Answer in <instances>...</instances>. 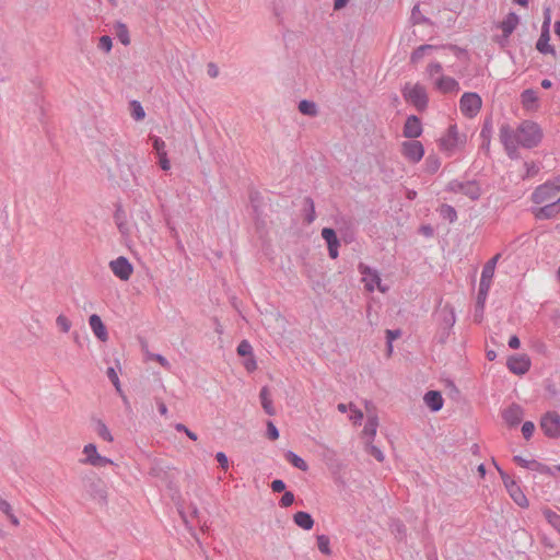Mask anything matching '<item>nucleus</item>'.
I'll return each mask as SVG.
<instances>
[{
  "mask_svg": "<svg viewBox=\"0 0 560 560\" xmlns=\"http://www.w3.org/2000/svg\"><path fill=\"white\" fill-rule=\"evenodd\" d=\"M529 469L536 470V471H538L539 474H542V475L553 476V471H552V469L549 466H547V465H545L542 463H539V462H537L535 459L530 460Z\"/></svg>",
  "mask_w": 560,
  "mask_h": 560,
  "instance_id": "nucleus-42",
  "label": "nucleus"
},
{
  "mask_svg": "<svg viewBox=\"0 0 560 560\" xmlns=\"http://www.w3.org/2000/svg\"><path fill=\"white\" fill-rule=\"evenodd\" d=\"M365 407L368 412V420L364 425L363 433L370 438H374L378 425L377 416L375 413H371L369 404H366Z\"/></svg>",
  "mask_w": 560,
  "mask_h": 560,
  "instance_id": "nucleus-28",
  "label": "nucleus"
},
{
  "mask_svg": "<svg viewBox=\"0 0 560 560\" xmlns=\"http://www.w3.org/2000/svg\"><path fill=\"white\" fill-rule=\"evenodd\" d=\"M521 102L523 107L528 110L536 108L538 102L537 92L532 89L524 90L521 93Z\"/></svg>",
  "mask_w": 560,
  "mask_h": 560,
  "instance_id": "nucleus-26",
  "label": "nucleus"
},
{
  "mask_svg": "<svg viewBox=\"0 0 560 560\" xmlns=\"http://www.w3.org/2000/svg\"><path fill=\"white\" fill-rule=\"evenodd\" d=\"M420 15V11H419V5H415L413 9H412V19L415 20L416 23H427L429 22V20L424 16H419Z\"/></svg>",
  "mask_w": 560,
  "mask_h": 560,
  "instance_id": "nucleus-64",
  "label": "nucleus"
},
{
  "mask_svg": "<svg viewBox=\"0 0 560 560\" xmlns=\"http://www.w3.org/2000/svg\"><path fill=\"white\" fill-rule=\"evenodd\" d=\"M481 97L474 92L464 93L459 100V108L462 113L468 118L477 116L481 108Z\"/></svg>",
  "mask_w": 560,
  "mask_h": 560,
  "instance_id": "nucleus-7",
  "label": "nucleus"
},
{
  "mask_svg": "<svg viewBox=\"0 0 560 560\" xmlns=\"http://www.w3.org/2000/svg\"><path fill=\"white\" fill-rule=\"evenodd\" d=\"M462 142L456 125H451L446 136L441 139V147L445 150H452Z\"/></svg>",
  "mask_w": 560,
  "mask_h": 560,
  "instance_id": "nucleus-19",
  "label": "nucleus"
},
{
  "mask_svg": "<svg viewBox=\"0 0 560 560\" xmlns=\"http://www.w3.org/2000/svg\"><path fill=\"white\" fill-rule=\"evenodd\" d=\"M447 190L452 192H460L471 200H477L481 196V189L476 180L459 182L457 179L451 180L447 184Z\"/></svg>",
  "mask_w": 560,
  "mask_h": 560,
  "instance_id": "nucleus-6",
  "label": "nucleus"
},
{
  "mask_svg": "<svg viewBox=\"0 0 560 560\" xmlns=\"http://www.w3.org/2000/svg\"><path fill=\"white\" fill-rule=\"evenodd\" d=\"M550 22H551V11H550V8H546L544 10V22L541 25V30L549 31Z\"/></svg>",
  "mask_w": 560,
  "mask_h": 560,
  "instance_id": "nucleus-61",
  "label": "nucleus"
},
{
  "mask_svg": "<svg viewBox=\"0 0 560 560\" xmlns=\"http://www.w3.org/2000/svg\"><path fill=\"white\" fill-rule=\"evenodd\" d=\"M514 139L523 148L533 149L541 142L542 130L537 122L524 120L514 129Z\"/></svg>",
  "mask_w": 560,
  "mask_h": 560,
  "instance_id": "nucleus-1",
  "label": "nucleus"
},
{
  "mask_svg": "<svg viewBox=\"0 0 560 560\" xmlns=\"http://www.w3.org/2000/svg\"><path fill=\"white\" fill-rule=\"evenodd\" d=\"M89 325L95 335V337L105 342L108 339V332L106 326L103 324L102 318L97 314H92L89 317Z\"/></svg>",
  "mask_w": 560,
  "mask_h": 560,
  "instance_id": "nucleus-17",
  "label": "nucleus"
},
{
  "mask_svg": "<svg viewBox=\"0 0 560 560\" xmlns=\"http://www.w3.org/2000/svg\"><path fill=\"white\" fill-rule=\"evenodd\" d=\"M298 108L301 114L308 117H315L318 114L317 105L313 101L302 100Z\"/></svg>",
  "mask_w": 560,
  "mask_h": 560,
  "instance_id": "nucleus-32",
  "label": "nucleus"
},
{
  "mask_svg": "<svg viewBox=\"0 0 560 560\" xmlns=\"http://www.w3.org/2000/svg\"><path fill=\"white\" fill-rule=\"evenodd\" d=\"M506 366L512 373L523 375L530 368V359L526 354H514L508 359Z\"/></svg>",
  "mask_w": 560,
  "mask_h": 560,
  "instance_id": "nucleus-11",
  "label": "nucleus"
},
{
  "mask_svg": "<svg viewBox=\"0 0 560 560\" xmlns=\"http://www.w3.org/2000/svg\"><path fill=\"white\" fill-rule=\"evenodd\" d=\"M320 234L327 244L329 257L331 259H336L339 255L338 248L340 246V241L337 236L336 231L331 228H324Z\"/></svg>",
  "mask_w": 560,
  "mask_h": 560,
  "instance_id": "nucleus-12",
  "label": "nucleus"
},
{
  "mask_svg": "<svg viewBox=\"0 0 560 560\" xmlns=\"http://www.w3.org/2000/svg\"><path fill=\"white\" fill-rule=\"evenodd\" d=\"M558 191L555 190L551 184L547 182L540 186H538L533 192L532 200L535 203H544L551 202V200L557 196Z\"/></svg>",
  "mask_w": 560,
  "mask_h": 560,
  "instance_id": "nucleus-13",
  "label": "nucleus"
},
{
  "mask_svg": "<svg viewBox=\"0 0 560 560\" xmlns=\"http://www.w3.org/2000/svg\"><path fill=\"white\" fill-rule=\"evenodd\" d=\"M106 375L109 378V381L113 383V385L116 387V389L118 392H120V383H119V378H118V375H117L115 369L112 366L108 368L106 371Z\"/></svg>",
  "mask_w": 560,
  "mask_h": 560,
  "instance_id": "nucleus-51",
  "label": "nucleus"
},
{
  "mask_svg": "<svg viewBox=\"0 0 560 560\" xmlns=\"http://www.w3.org/2000/svg\"><path fill=\"white\" fill-rule=\"evenodd\" d=\"M560 213V197L556 199V201L548 202L544 207L539 208L535 212V217L538 220H547L555 218Z\"/></svg>",
  "mask_w": 560,
  "mask_h": 560,
  "instance_id": "nucleus-18",
  "label": "nucleus"
},
{
  "mask_svg": "<svg viewBox=\"0 0 560 560\" xmlns=\"http://www.w3.org/2000/svg\"><path fill=\"white\" fill-rule=\"evenodd\" d=\"M400 336H401V331L399 329H395V330L387 329L386 330V339H387L389 350H392L393 340L399 338Z\"/></svg>",
  "mask_w": 560,
  "mask_h": 560,
  "instance_id": "nucleus-55",
  "label": "nucleus"
},
{
  "mask_svg": "<svg viewBox=\"0 0 560 560\" xmlns=\"http://www.w3.org/2000/svg\"><path fill=\"white\" fill-rule=\"evenodd\" d=\"M401 93L406 102L412 104L417 110L423 112L428 107L429 98L423 85L406 83Z\"/></svg>",
  "mask_w": 560,
  "mask_h": 560,
  "instance_id": "nucleus-3",
  "label": "nucleus"
},
{
  "mask_svg": "<svg viewBox=\"0 0 560 560\" xmlns=\"http://www.w3.org/2000/svg\"><path fill=\"white\" fill-rule=\"evenodd\" d=\"M489 289L490 288H488V287H480L479 285V290H478V294H477V301H476V304H475V314H474V319H475L476 323H480L481 319H482L483 310H485V303H486V300H487V295H488Z\"/></svg>",
  "mask_w": 560,
  "mask_h": 560,
  "instance_id": "nucleus-21",
  "label": "nucleus"
},
{
  "mask_svg": "<svg viewBox=\"0 0 560 560\" xmlns=\"http://www.w3.org/2000/svg\"><path fill=\"white\" fill-rule=\"evenodd\" d=\"M92 421L93 429L96 432V434L104 441L112 442L113 435L108 430L107 425L101 419H92Z\"/></svg>",
  "mask_w": 560,
  "mask_h": 560,
  "instance_id": "nucleus-30",
  "label": "nucleus"
},
{
  "mask_svg": "<svg viewBox=\"0 0 560 560\" xmlns=\"http://www.w3.org/2000/svg\"><path fill=\"white\" fill-rule=\"evenodd\" d=\"M359 270H360V272L362 275L375 278V283L377 284L378 290L381 292H385L386 289L384 287H382V284H381L382 280H381V277H380V275H378V272L376 270H374V269H372L369 266H365L363 264H360Z\"/></svg>",
  "mask_w": 560,
  "mask_h": 560,
  "instance_id": "nucleus-35",
  "label": "nucleus"
},
{
  "mask_svg": "<svg viewBox=\"0 0 560 560\" xmlns=\"http://www.w3.org/2000/svg\"><path fill=\"white\" fill-rule=\"evenodd\" d=\"M520 23V18L516 13L510 12L506 18L499 24L503 32L504 40H508L510 35L514 32Z\"/></svg>",
  "mask_w": 560,
  "mask_h": 560,
  "instance_id": "nucleus-20",
  "label": "nucleus"
},
{
  "mask_svg": "<svg viewBox=\"0 0 560 560\" xmlns=\"http://www.w3.org/2000/svg\"><path fill=\"white\" fill-rule=\"evenodd\" d=\"M540 428L550 439L560 438V416L556 411L546 412L540 419Z\"/></svg>",
  "mask_w": 560,
  "mask_h": 560,
  "instance_id": "nucleus-8",
  "label": "nucleus"
},
{
  "mask_svg": "<svg viewBox=\"0 0 560 560\" xmlns=\"http://www.w3.org/2000/svg\"><path fill=\"white\" fill-rule=\"evenodd\" d=\"M115 33L122 45L127 46L130 44L129 31L125 24L120 22L116 23Z\"/></svg>",
  "mask_w": 560,
  "mask_h": 560,
  "instance_id": "nucleus-34",
  "label": "nucleus"
},
{
  "mask_svg": "<svg viewBox=\"0 0 560 560\" xmlns=\"http://www.w3.org/2000/svg\"><path fill=\"white\" fill-rule=\"evenodd\" d=\"M130 110L131 116L135 120H142L145 116L144 109L138 101L130 102Z\"/></svg>",
  "mask_w": 560,
  "mask_h": 560,
  "instance_id": "nucleus-39",
  "label": "nucleus"
},
{
  "mask_svg": "<svg viewBox=\"0 0 560 560\" xmlns=\"http://www.w3.org/2000/svg\"><path fill=\"white\" fill-rule=\"evenodd\" d=\"M83 488L92 500L101 505H107V486L95 472L83 478Z\"/></svg>",
  "mask_w": 560,
  "mask_h": 560,
  "instance_id": "nucleus-2",
  "label": "nucleus"
},
{
  "mask_svg": "<svg viewBox=\"0 0 560 560\" xmlns=\"http://www.w3.org/2000/svg\"><path fill=\"white\" fill-rule=\"evenodd\" d=\"M270 488L276 493L284 492L285 491V483L281 479H275L271 482Z\"/></svg>",
  "mask_w": 560,
  "mask_h": 560,
  "instance_id": "nucleus-57",
  "label": "nucleus"
},
{
  "mask_svg": "<svg viewBox=\"0 0 560 560\" xmlns=\"http://www.w3.org/2000/svg\"><path fill=\"white\" fill-rule=\"evenodd\" d=\"M317 546L320 552L324 555H330V548H329V538L326 535H319L317 536Z\"/></svg>",
  "mask_w": 560,
  "mask_h": 560,
  "instance_id": "nucleus-44",
  "label": "nucleus"
},
{
  "mask_svg": "<svg viewBox=\"0 0 560 560\" xmlns=\"http://www.w3.org/2000/svg\"><path fill=\"white\" fill-rule=\"evenodd\" d=\"M441 162L438 156L429 155L425 159L424 170L429 174H434L440 168Z\"/></svg>",
  "mask_w": 560,
  "mask_h": 560,
  "instance_id": "nucleus-37",
  "label": "nucleus"
},
{
  "mask_svg": "<svg viewBox=\"0 0 560 560\" xmlns=\"http://www.w3.org/2000/svg\"><path fill=\"white\" fill-rule=\"evenodd\" d=\"M267 436L271 441H275L279 438V430L271 421L267 422Z\"/></svg>",
  "mask_w": 560,
  "mask_h": 560,
  "instance_id": "nucleus-52",
  "label": "nucleus"
},
{
  "mask_svg": "<svg viewBox=\"0 0 560 560\" xmlns=\"http://www.w3.org/2000/svg\"><path fill=\"white\" fill-rule=\"evenodd\" d=\"M428 73L432 77L442 72V65L440 62H431L427 68Z\"/></svg>",
  "mask_w": 560,
  "mask_h": 560,
  "instance_id": "nucleus-63",
  "label": "nucleus"
},
{
  "mask_svg": "<svg viewBox=\"0 0 560 560\" xmlns=\"http://www.w3.org/2000/svg\"><path fill=\"white\" fill-rule=\"evenodd\" d=\"M424 404L432 410L439 411L443 407L444 399L440 392L438 390H429L424 394L423 397Z\"/></svg>",
  "mask_w": 560,
  "mask_h": 560,
  "instance_id": "nucleus-22",
  "label": "nucleus"
},
{
  "mask_svg": "<svg viewBox=\"0 0 560 560\" xmlns=\"http://www.w3.org/2000/svg\"><path fill=\"white\" fill-rule=\"evenodd\" d=\"M303 212H304V221L307 224L313 223L316 218V213H315V205L311 197L304 198Z\"/></svg>",
  "mask_w": 560,
  "mask_h": 560,
  "instance_id": "nucleus-31",
  "label": "nucleus"
},
{
  "mask_svg": "<svg viewBox=\"0 0 560 560\" xmlns=\"http://www.w3.org/2000/svg\"><path fill=\"white\" fill-rule=\"evenodd\" d=\"M492 127V118L487 117L482 124L480 137L482 138V140H488V143H490L491 140Z\"/></svg>",
  "mask_w": 560,
  "mask_h": 560,
  "instance_id": "nucleus-41",
  "label": "nucleus"
},
{
  "mask_svg": "<svg viewBox=\"0 0 560 560\" xmlns=\"http://www.w3.org/2000/svg\"><path fill=\"white\" fill-rule=\"evenodd\" d=\"M524 166L526 167V175L524 176V178L532 177L539 172V167L534 162H525Z\"/></svg>",
  "mask_w": 560,
  "mask_h": 560,
  "instance_id": "nucleus-56",
  "label": "nucleus"
},
{
  "mask_svg": "<svg viewBox=\"0 0 560 560\" xmlns=\"http://www.w3.org/2000/svg\"><path fill=\"white\" fill-rule=\"evenodd\" d=\"M369 454L371 456H373L377 462H383L384 460V455L382 453V451L374 446V445H369V450H368Z\"/></svg>",
  "mask_w": 560,
  "mask_h": 560,
  "instance_id": "nucleus-58",
  "label": "nucleus"
},
{
  "mask_svg": "<svg viewBox=\"0 0 560 560\" xmlns=\"http://www.w3.org/2000/svg\"><path fill=\"white\" fill-rule=\"evenodd\" d=\"M294 523L302 529L310 530L314 525L312 515L304 511H299L293 515Z\"/></svg>",
  "mask_w": 560,
  "mask_h": 560,
  "instance_id": "nucleus-27",
  "label": "nucleus"
},
{
  "mask_svg": "<svg viewBox=\"0 0 560 560\" xmlns=\"http://www.w3.org/2000/svg\"><path fill=\"white\" fill-rule=\"evenodd\" d=\"M109 267H110L113 273L117 278H119L120 280H124V281L128 280L133 271L132 265L124 256H120V257L112 260L109 262Z\"/></svg>",
  "mask_w": 560,
  "mask_h": 560,
  "instance_id": "nucleus-10",
  "label": "nucleus"
},
{
  "mask_svg": "<svg viewBox=\"0 0 560 560\" xmlns=\"http://www.w3.org/2000/svg\"><path fill=\"white\" fill-rule=\"evenodd\" d=\"M236 351L240 357L253 355V347L247 340H242L238 343Z\"/></svg>",
  "mask_w": 560,
  "mask_h": 560,
  "instance_id": "nucleus-43",
  "label": "nucleus"
},
{
  "mask_svg": "<svg viewBox=\"0 0 560 560\" xmlns=\"http://www.w3.org/2000/svg\"><path fill=\"white\" fill-rule=\"evenodd\" d=\"M109 464H113V462L109 458L104 457L98 454V456L94 457V460L92 462L91 465L94 467H105L106 465H109Z\"/></svg>",
  "mask_w": 560,
  "mask_h": 560,
  "instance_id": "nucleus-54",
  "label": "nucleus"
},
{
  "mask_svg": "<svg viewBox=\"0 0 560 560\" xmlns=\"http://www.w3.org/2000/svg\"><path fill=\"white\" fill-rule=\"evenodd\" d=\"M535 431V424L532 421H525L522 425V434L524 439L529 440Z\"/></svg>",
  "mask_w": 560,
  "mask_h": 560,
  "instance_id": "nucleus-49",
  "label": "nucleus"
},
{
  "mask_svg": "<svg viewBox=\"0 0 560 560\" xmlns=\"http://www.w3.org/2000/svg\"><path fill=\"white\" fill-rule=\"evenodd\" d=\"M523 408L517 404H512L502 412V418L511 427L520 424L523 419Z\"/></svg>",
  "mask_w": 560,
  "mask_h": 560,
  "instance_id": "nucleus-15",
  "label": "nucleus"
},
{
  "mask_svg": "<svg viewBox=\"0 0 560 560\" xmlns=\"http://www.w3.org/2000/svg\"><path fill=\"white\" fill-rule=\"evenodd\" d=\"M284 457L293 467L302 471H306L308 469V465L306 464V462L302 457L296 455L294 452L288 451L284 454Z\"/></svg>",
  "mask_w": 560,
  "mask_h": 560,
  "instance_id": "nucleus-33",
  "label": "nucleus"
},
{
  "mask_svg": "<svg viewBox=\"0 0 560 560\" xmlns=\"http://www.w3.org/2000/svg\"><path fill=\"white\" fill-rule=\"evenodd\" d=\"M421 133H422V125H421L420 118L416 115H410L406 119L405 125H404V130H402L404 137L409 138V139H416V138L420 137Z\"/></svg>",
  "mask_w": 560,
  "mask_h": 560,
  "instance_id": "nucleus-14",
  "label": "nucleus"
},
{
  "mask_svg": "<svg viewBox=\"0 0 560 560\" xmlns=\"http://www.w3.org/2000/svg\"><path fill=\"white\" fill-rule=\"evenodd\" d=\"M442 314H444V324L448 327H452L454 324H455V313H454V310L453 308H447V306H445L443 310H442Z\"/></svg>",
  "mask_w": 560,
  "mask_h": 560,
  "instance_id": "nucleus-47",
  "label": "nucleus"
},
{
  "mask_svg": "<svg viewBox=\"0 0 560 560\" xmlns=\"http://www.w3.org/2000/svg\"><path fill=\"white\" fill-rule=\"evenodd\" d=\"M500 257H501V255L497 254L495 256H493L490 260H488L485 264V266L482 268V272H481L480 283H479L480 287L490 288L491 281H492L493 275H494L495 265Z\"/></svg>",
  "mask_w": 560,
  "mask_h": 560,
  "instance_id": "nucleus-16",
  "label": "nucleus"
},
{
  "mask_svg": "<svg viewBox=\"0 0 560 560\" xmlns=\"http://www.w3.org/2000/svg\"><path fill=\"white\" fill-rule=\"evenodd\" d=\"M401 154L411 163H418L424 155V148L420 141L410 140L401 143Z\"/></svg>",
  "mask_w": 560,
  "mask_h": 560,
  "instance_id": "nucleus-9",
  "label": "nucleus"
},
{
  "mask_svg": "<svg viewBox=\"0 0 560 560\" xmlns=\"http://www.w3.org/2000/svg\"><path fill=\"white\" fill-rule=\"evenodd\" d=\"M159 165L163 171H168L171 168L170 160L167 159L166 152H162V154L158 155Z\"/></svg>",
  "mask_w": 560,
  "mask_h": 560,
  "instance_id": "nucleus-59",
  "label": "nucleus"
},
{
  "mask_svg": "<svg viewBox=\"0 0 560 560\" xmlns=\"http://www.w3.org/2000/svg\"><path fill=\"white\" fill-rule=\"evenodd\" d=\"M294 502V494L291 491H284L279 504L281 508H288Z\"/></svg>",
  "mask_w": 560,
  "mask_h": 560,
  "instance_id": "nucleus-50",
  "label": "nucleus"
},
{
  "mask_svg": "<svg viewBox=\"0 0 560 560\" xmlns=\"http://www.w3.org/2000/svg\"><path fill=\"white\" fill-rule=\"evenodd\" d=\"M150 139L152 141V147L155 150L158 155L162 154V152H166L164 140H162L160 137H156V136H151Z\"/></svg>",
  "mask_w": 560,
  "mask_h": 560,
  "instance_id": "nucleus-48",
  "label": "nucleus"
},
{
  "mask_svg": "<svg viewBox=\"0 0 560 560\" xmlns=\"http://www.w3.org/2000/svg\"><path fill=\"white\" fill-rule=\"evenodd\" d=\"M435 86L442 93H453V92L459 91L458 82L451 77H444V75L440 77L435 81Z\"/></svg>",
  "mask_w": 560,
  "mask_h": 560,
  "instance_id": "nucleus-23",
  "label": "nucleus"
},
{
  "mask_svg": "<svg viewBox=\"0 0 560 560\" xmlns=\"http://www.w3.org/2000/svg\"><path fill=\"white\" fill-rule=\"evenodd\" d=\"M499 138L508 156L512 160L518 159L520 152L517 147L520 143L515 141L514 129L509 124L501 125Z\"/></svg>",
  "mask_w": 560,
  "mask_h": 560,
  "instance_id": "nucleus-4",
  "label": "nucleus"
},
{
  "mask_svg": "<svg viewBox=\"0 0 560 560\" xmlns=\"http://www.w3.org/2000/svg\"><path fill=\"white\" fill-rule=\"evenodd\" d=\"M440 48H442V49H446L447 48V49L452 50L457 58H460L462 55L466 54L465 49H462V48H459L456 45L435 46V45L424 44V45H421V46L417 47L412 51V54L410 56V63L417 65L418 62H420L424 58V56H428L432 51L438 50Z\"/></svg>",
  "mask_w": 560,
  "mask_h": 560,
  "instance_id": "nucleus-5",
  "label": "nucleus"
},
{
  "mask_svg": "<svg viewBox=\"0 0 560 560\" xmlns=\"http://www.w3.org/2000/svg\"><path fill=\"white\" fill-rule=\"evenodd\" d=\"M215 459L218 460L222 469L226 470L229 468L228 456L223 452H218L215 455Z\"/></svg>",
  "mask_w": 560,
  "mask_h": 560,
  "instance_id": "nucleus-60",
  "label": "nucleus"
},
{
  "mask_svg": "<svg viewBox=\"0 0 560 560\" xmlns=\"http://www.w3.org/2000/svg\"><path fill=\"white\" fill-rule=\"evenodd\" d=\"M83 453L86 455L84 459H81V463L83 464H92L95 456H98L96 445L93 443H90L84 446Z\"/></svg>",
  "mask_w": 560,
  "mask_h": 560,
  "instance_id": "nucleus-38",
  "label": "nucleus"
},
{
  "mask_svg": "<svg viewBox=\"0 0 560 560\" xmlns=\"http://www.w3.org/2000/svg\"><path fill=\"white\" fill-rule=\"evenodd\" d=\"M550 40V32L547 30H541L540 36L536 43V49L540 54H551L556 56L555 47L549 44Z\"/></svg>",
  "mask_w": 560,
  "mask_h": 560,
  "instance_id": "nucleus-24",
  "label": "nucleus"
},
{
  "mask_svg": "<svg viewBox=\"0 0 560 560\" xmlns=\"http://www.w3.org/2000/svg\"><path fill=\"white\" fill-rule=\"evenodd\" d=\"M250 203L256 215H259V194L257 191L250 194Z\"/></svg>",
  "mask_w": 560,
  "mask_h": 560,
  "instance_id": "nucleus-62",
  "label": "nucleus"
},
{
  "mask_svg": "<svg viewBox=\"0 0 560 560\" xmlns=\"http://www.w3.org/2000/svg\"><path fill=\"white\" fill-rule=\"evenodd\" d=\"M97 47L105 52H109L113 47L112 37L108 35L101 36Z\"/></svg>",
  "mask_w": 560,
  "mask_h": 560,
  "instance_id": "nucleus-46",
  "label": "nucleus"
},
{
  "mask_svg": "<svg viewBox=\"0 0 560 560\" xmlns=\"http://www.w3.org/2000/svg\"><path fill=\"white\" fill-rule=\"evenodd\" d=\"M509 494L513 499V501L521 508L528 506V500L521 490L520 486L516 482H510L506 488Z\"/></svg>",
  "mask_w": 560,
  "mask_h": 560,
  "instance_id": "nucleus-25",
  "label": "nucleus"
},
{
  "mask_svg": "<svg viewBox=\"0 0 560 560\" xmlns=\"http://www.w3.org/2000/svg\"><path fill=\"white\" fill-rule=\"evenodd\" d=\"M440 213L444 219L448 220L451 223L457 220V212L455 208L450 205H442Z\"/></svg>",
  "mask_w": 560,
  "mask_h": 560,
  "instance_id": "nucleus-40",
  "label": "nucleus"
},
{
  "mask_svg": "<svg viewBox=\"0 0 560 560\" xmlns=\"http://www.w3.org/2000/svg\"><path fill=\"white\" fill-rule=\"evenodd\" d=\"M542 514L548 523L560 533V515L549 509L544 510Z\"/></svg>",
  "mask_w": 560,
  "mask_h": 560,
  "instance_id": "nucleus-36",
  "label": "nucleus"
},
{
  "mask_svg": "<svg viewBox=\"0 0 560 560\" xmlns=\"http://www.w3.org/2000/svg\"><path fill=\"white\" fill-rule=\"evenodd\" d=\"M175 430L177 432H184V434H186L190 440L192 441H196L197 440V434L194 433L192 431H190L185 424L183 423H177L175 425Z\"/></svg>",
  "mask_w": 560,
  "mask_h": 560,
  "instance_id": "nucleus-53",
  "label": "nucleus"
},
{
  "mask_svg": "<svg viewBox=\"0 0 560 560\" xmlns=\"http://www.w3.org/2000/svg\"><path fill=\"white\" fill-rule=\"evenodd\" d=\"M56 325L62 332H68L71 328V322L65 315L60 314L56 318Z\"/></svg>",
  "mask_w": 560,
  "mask_h": 560,
  "instance_id": "nucleus-45",
  "label": "nucleus"
},
{
  "mask_svg": "<svg viewBox=\"0 0 560 560\" xmlns=\"http://www.w3.org/2000/svg\"><path fill=\"white\" fill-rule=\"evenodd\" d=\"M259 398L265 412L269 416H273L276 410L272 406L271 395L268 387H262L259 393Z\"/></svg>",
  "mask_w": 560,
  "mask_h": 560,
  "instance_id": "nucleus-29",
  "label": "nucleus"
}]
</instances>
